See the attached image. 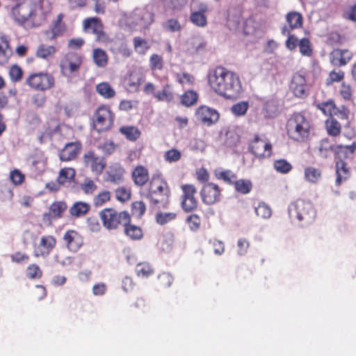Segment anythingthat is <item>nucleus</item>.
Returning <instances> with one entry per match:
<instances>
[{
  "label": "nucleus",
  "instance_id": "obj_27",
  "mask_svg": "<svg viewBox=\"0 0 356 356\" xmlns=\"http://www.w3.org/2000/svg\"><path fill=\"white\" fill-rule=\"evenodd\" d=\"M337 179L336 183L339 185L342 181L346 180L350 177V168L348 164L342 159L336 162Z\"/></svg>",
  "mask_w": 356,
  "mask_h": 356
},
{
  "label": "nucleus",
  "instance_id": "obj_51",
  "mask_svg": "<svg viewBox=\"0 0 356 356\" xmlns=\"http://www.w3.org/2000/svg\"><path fill=\"white\" fill-rule=\"evenodd\" d=\"M177 216L175 212H158L155 216V220L158 224L163 225L174 220Z\"/></svg>",
  "mask_w": 356,
  "mask_h": 356
},
{
  "label": "nucleus",
  "instance_id": "obj_62",
  "mask_svg": "<svg viewBox=\"0 0 356 356\" xmlns=\"http://www.w3.org/2000/svg\"><path fill=\"white\" fill-rule=\"evenodd\" d=\"M186 222L188 224L191 230L197 231L200 227L201 218L197 214L193 213L186 218Z\"/></svg>",
  "mask_w": 356,
  "mask_h": 356
},
{
  "label": "nucleus",
  "instance_id": "obj_5",
  "mask_svg": "<svg viewBox=\"0 0 356 356\" xmlns=\"http://www.w3.org/2000/svg\"><path fill=\"white\" fill-rule=\"evenodd\" d=\"M99 216L103 226L108 230L117 229L131 220L128 211H118L111 207L105 208L100 211Z\"/></svg>",
  "mask_w": 356,
  "mask_h": 356
},
{
  "label": "nucleus",
  "instance_id": "obj_50",
  "mask_svg": "<svg viewBox=\"0 0 356 356\" xmlns=\"http://www.w3.org/2000/svg\"><path fill=\"white\" fill-rule=\"evenodd\" d=\"M149 66L152 71L162 70L164 67L163 57L157 54H153L149 57Z\"/></svg>",
  "mask_w": 356,
  "mask_h": 356
},
{
  "label": "nucleus",
  "instance_id": "obj_12",
  "mask_svg": "<svg viewBox=\"0 0 356 356\" xmlns=\"http://www.w3.org/2000/svg\"><path fill=\"white\" fill-rule=\"evenodd\" d=\"M56 243V238L54 236H42L38 243L35 244L33 246V256L37 258L47 257L55 248Z\"/></svg>",
  "mask_w": 356,
  "mask_h": 356
},
{
  "label": "nucleus",
  "instance_id": "obj_17",
  "mask_svg": "<svg viewBox=\"0 0 356 356\" xmlns=\"http://www.w3.org/2000/svg\"><path fill=\"white\" fill-rule=\"evenodd\" d=\"M353 56V52L348 49L336 48L329 54V60L332 65L340 67L347 65Z\"/></svg>",
  "mask_w": 356,
  "mask_h": 356
},
{
  "label": "nucleus",
  "instance_id": "obj_38",
  "mask_svg": "<svg viewBox=\"0 0 356 356\" xmlns=\"http://www.w3.org/2000/svg\"><path fill=\"white\" fill-rule=\"evenodd\" d=\"M57 48L56 47L41 44L38 46L35 55L42 59H49L54 57Z\"/></svg>",
  "mask_w": 356,
  "mask_h": 356
},
{
  "label": "nucleus",
  "instance_id": "obj_18",
  "mask_svg": "<svg viewBox=\"0 0 356 356\" xmlns=\"http://www.w3.org/2000/svg\"><path fill=\"white\" fill-rule=\"evenodd\" d=\"M67 204L63 201L54 202L49 207V212L42 215V221L47 225H51L52 220L60 218L67 209Z\"/></svg>",
  "mask_w": 356,
  "mask_h": 356
},
{
  "label": "nucleus",
  "instance_id": "obj_20",
  "mask_svg": "<svg viewBox=\"0 0 356 356\" xmlns=\"http://www.w3.org/2000/svg\"><path fill=\"white\" fill-rule=\"evenodd\" d=\"M346 142H337L335 156L341 159H351L356 152V141L349 138Z\"/></svg>",
  "mask_w": 356,
  "mask_h": 356
},
{
  "label": "nucleus",
  "instance_id": "obj_49",
  "mask_svg": "<svg viewBox=\"0 0 356 356\" xmlns=\"http://www.w3.org/2000/svg\"><path fill=\"white\" fill-rule=\"evenodd\" d=\"M175 79L176 81L181 84L182 86H193L195 81V79L193 75L186 72L181 73H177L175 74Z\"/></svg>",
  "mask_w": 356,
  "mask_h": 356
},
{
  "label": "nucleus",
  "instance_id": "obj_21",
  "mask_svg": "<svg viewBox=\"0 0 356 356\" xmlns=\"http://www.w3.org/2000/svg\"><path fill=\"white\" fill-rule=\"evenodd\" d=\"M82 144L79 141L67 143L59 153V158L62 161L74 160L80 154Z\"/></svg>",
  "mask_w": 356,
  "mask_h": 356
},
{
  "label": "nucleus",
  "instance_id": "obj_32",
  "mask_svg": "<svg viewBox=\"0 0 356 356\" xmlns=\"http://www.w3.org/2000/svg\"><path fill=\"white\" fill-rule=\"evenodd\" d=\"M325 127L329 136L337 137L340 135L341 125L335 118L328 117L325 121Z\"/></svg>",
  "mask_w": 356,
  "mask_h": 356
},
{
  "label": "nucleus",
  "instance_id": "obj_54",
  "mask_svg": "<svg viewBox=\"0 0 356 356\" xmlns=\"http://www.w3.org/2000/svg\"><path fill=\"white\" fill-rule=\"evenodd\" d=\"M136 271L138 276L147 277L153 274L154 268L149 263L142 262L137 264Z\"/></svg>",
  "mask_w": 356,
  "mask_h": 356
},
{
  "label": "nucleus",
  "instance_id": "obj_60",
  "mask_svg": "<svg viewBox=\"0 0 356 356\" xmlns=\"http://www.w3.org/2000/svg\"><path fill=\"white\" fill-rule=\"evenodd\" d=\"M10 180L15 186H20L25 181V175L19 170L14 169L10 172Z\"/></svg>",
  "mask_w": 356,
  "mask_h": 356
},
{
  "label": "nucleus",
  "instance_id": "obj_64",
  "mask_svg": "<svg viewBox=\"0 0 356 356\" xmlns=\"http://www.w3.org/2000/svg\"><path fill=\"white\" fill-rule=\"evenodd\" d=\"M146 211V205L143 201H135L131 204V212L134 216L142 217Z\"/></svg>",
  "mask_w": 356,
  "mask_h": 356
},
{
  "label": "nucleus",
  "instance_id": "obj_19",
  "mask_svg": "<svg viewBox=\"0 0 356 356\" xmlns=\"http://www.w3.org/2000/svg\"><path fill=\"white\" fill-rule=\"evenodd\" d=\"M131 178L134 184L140 188L147 185L151 179L147 168L140 164L134 167Z\"/></svg>",
  "mask_w": 356,
  "mask_h": 356
},
{
  "label": "nucleus",
  "instance_id": "obj_22",
  "mask_svg": "<svg viewBox=\"0 0 356 356\" xmlns=\"http://www.w3.org/2000/svg\"><path fill=\"white\" fill-rule=\"evenodd\" d=\"M83 160L86 165L90 166L91 170L97 175H99L106 167V163L102 158L88 151L83 155Z\"/></svg>",
  "mask_w": 356,
  "mask_h": 356
},
{
  "label": "nucleus",
  "instance_id": "obj_14",
  "mask_svg": "<svg viewBox=\"0 0 356 356\" xmlns=\"http://www.w3.org/2000/svg\"><path fill=\"white\" fill-rule=\"evenodd\" d=\"M195 117L200 124L210 127L218 121L220 115L216 109L202 105L195 110Z\"/></svg>",
  "mask_w": 356,
  "mask_h": 356
},
{
  "label": "nucleus",
  "instance_id": "obj_45",
  "mask_svg": "<svg viewBox=\"0 0 356 356\" xmlns=\"http://www.w3.org/2000/svg\"><path fill=\"white\" fill-rule=\"evenodd\" d=\"M135 51L140 55H145L150 48L147 40L140 37H135L133 39Z\"/></svg>",
  "mask_w": 356,
  "mask_h": 356
},
{
  "label": "nucleus",
  "instance_id": "obj_34",
  "mask_svg": "<svg viewBox=\"0 0 356 356\" xmlns=\"http://www.w3.org/2000/svg\"><path fill=\"white\" fill-rule=\"evenodd\" d=\"M137 23L147 27L154 22V14L147 9H140L136 13Z\"/></svg>",
  "mask_w": 356,
  "mask_h": 356
},
{
  "label": "nucleus",
  "instance_id": "obj_25",
  "mask_svg": "<svg viewBox=\"0 0 356 356\" xmlns=\"http://www.w3.org/2000/svg\"><path fill=\"white\" fill-rule=\"evenodd\" d=\"M286 21L289 24V27L284 26L281 30L282 35L291 33V30L300 29L302 26L303 17L302 15L296 11H291L286 14Z\"/></svg>",
  "mask_w": 356,
  "mask_h": 356
},
{
  "label": "nucleus",
  "instance_id": "obj_63",
  "mask_svg": "<svg viewBox=\"0 0 356 356\" xmlns=\"http://www.w3.org/2000/svg\"><path fill=\"white\" fill-rule=\"evenodd\" d=\"M181 154L177 149H170L164 153L163 158L168 163H174L180 160Z\"/></svg>",
  "mask_w": 356,
  "mask_h": 356
},
{
  "label": "nucleus",
  "instance_id": "obj_59",
  "mask_svg": "<svg viewBox=\"0 0 356 356\" xmlns=\"http://www.w3.org/2000/svg\"><path fill=\"white\" fill-rule=\"evenodd\" d=\"M13 191L10 186L4 184L0 185V201L6 202L12 200Z\"/></svg>",
  "mask_w": 356,
  "mask_h": 356
},
{
  "label": "nucleus",
  "instance_id": "obj_37",
  "mask_svg": "<svg viewBox=\"0 0 356 356\" xmlns=\"http://www.w3.org/2000/svg\"><path fill=\"white\" fill-rule=\"evenodd\" d=\"M214 175L218 180H222L229 185H233L237 179V176L230 170H215Z\"/></svg>",
  "mask_w": 356,
  "mask_h": 356
},
{
  "label": "nucleus",
  "instance_id": "obj_46",
  "mask_svg": "<svg viewBox=\"0 0 356 356\" xmlns=\"http://www.w3.org/2000/svg\"><path fill=\"white\" fill-rule=\"evenodd\" d=\"M233 185L238 193L244 195L249 193L252 188V184L248 179H236Z\"/></svg>",
  "mask_w": 356,
  "mask_h": 356
},
{
  "label": "nucleus",
  "instance_id": "obj_44",
  "mask_svg": "<svg viewBox=\"0 0 356 356\" xmlns=\"http://www.w3.org/2000/svg\"><path fill=\"white\" fill-rule=\"evenodd\" d=\"M198 99L197 93L191 90H186L180 96L181 104L186 106L189 107L195 104Z\"/></svg>",
  "mask_w": 356,
  "mask_h": 356
},
{
  "label": "nucleus",
  "instance_id": "obj_58",
  "mask_svg": "<svg viewBox=\"0 0 356 356\" xmlns=\"http://www.w3.org/2000/svg\"><path fill=\"white\" fill-rule=\"evenodd\" d=\"M26 275L31 280L40 279L42 275V271L38 265L32 264L27 267Z\"/></svg>",
  "mask_w": 356,
  "mask_h": 356
},
{
  "label": "nucleus",
  "instance_id": "obj_61",
  "mask_svg": "<svg viewBox=\"0 0 356 356\" xmlns=\"http://www.w3.org/2000/svg\"><path fill=\"white\" fill-rule=\"evenodd\" d=\"M255 213L261 218H268L271 216V209L265 203L261 202L255 207Z\"/></svg>",
  "mask_w": 356,
  "mask_h": 356
},
{
  "label": "nucleus",
  "instance_id": "obj_4",
  "mask_svg": "<svg viewBox=\"0 0 356 356\" xmlns=\"http://www.w3.org/2000/svg\"><path fill=\"white\" fill-rule=\"evenodd\" d=\"M290 218L297 220L301 226H307L312 223L316 218V211L309 202L298 200L289 209Z\"/></svg>",
  "mask_w": 356,
  "mask_h": 356
},
{
  "label": "nucleus",
  "instance_id": "obj_13",
  "mask_svg": "<svg viewBox=\"0 0 356 356\" xmlns=\"http://www.w3.org/2000/svg\"><path fill=\"white\" fill-rule=\"evenodd\" d=\"M200 196L203 203L212 205L220 201L222 193L219 186L214 183H206L200 191Z\"/></svg>",
  "mask_w": 356,
  "mask_h": 356
},
{
  "label": "nucleus",
  "instance_id": "obj_31",
  "mask_svg": "<svg viewBox=\"0 0 356 356\" xmlns=\"http://www.w3.org/2000/svg\"><path fill=\"white\" fill-rule=\"evenodd\" d=\"M119 132L131 142L136 141L141 136L140 129L135 126H122L120 127Z\"/></svg>",
  "mask_w": 356,
  "mask_h": 356
},
{
  "label": "nucleus",
  "instance_id": "obj_47",
  "mask_svg": "<svg viewBox=\"0 0 356 356\" xmlns=\"http://www.w3.org/2000/svg\"><path fill=\"white\" fill-rule=\"evenodd\" d=\"M115 196L118 201L126 202L131 197V191L125 186H120L115 189Z\"/></svg>",
  "mask_w": 356,
  "mask_h": 356
},
{
  "label": "nucleus",
  "instance_id": "obj_39",
  "mask_svg": "<svg viewBox=\"0 0 356 356\" xmlns=\"http://www.w3.org/2000/svg\"><path fill=\"white\" fill-rule=\"evenodd\" d=\"M89 204L83 202H75L69 210L71 216L79 218L85 216L90 210Z\"/></svg>",
  "mask_w": 356,
  "mask_h": 356
},
{
  "label": "nucleus",
  "instance_id": "obj_53",
  "mask_svg": "<svg viewBox=\"0 0 356 356\" xmlns=\"http://www.w3.org/2000/svg\"><path fill=\"white\" fill-rule=\"evenodd\" d=\"M190 21L199 27H204L207 24V17L201 12H192L190 15Z\"/></svg>",
  "mask_w": 356,
  "mask_h": 356
},
{
  "label": "nucleus",
  "instance_id": "obj_11",
  "mask_svg": "<svg viewBox=\"0 0 356 356\" xmlns=\"http://www.w3.org/2000/svg\"><path fill=\"white\" fill-rule=\"evenodd\" d=\"M182 191L181 207L187 213L195 211L198 207V200L195 195L197 189L193 184H184L181 186Z\"/></svg>",
  "mask_w": 356,
  "mask_h": 356
},
{
  "label": "nucleus",
  "instance_id": "obj_2",
  "mask_svg": "<svg viewBox=\"0 0 356 356\" xmlns=\"http://www.w3.org/2000/svg\"><path fill=\"white\" fill-rule=\"evenodd\" d=\"M170 189L167 181L161 173L154 174L148 183L145 197L153 206L162 204L163 209L168 208Z\"/></svg>",
  "mask_w": 356,
  "mask_h": 356
},
{
  "label": "nucleus",
  "instance_id": "obj_26",
  "mask_svg": "<svg viewBox=\"0 0 356 356\" xmlns=\"http://www.w3.org/2000/svg\"><path fill=\"white\" fill-rule=\"evenodd\" d=\"M337 148V142L328 138L321 139L318 145L317 149L318 155L324 159L329 158L334 154Z\"/></svg>",
  "mask_w": 356,
  "mask_h": 356
},
{
  "label": "nucleus",
  "instance_id": "obj_3",
  "mask_svg": "<svg viewBox=\"0 0 356 356\" xmlns=\"http://www.w3.org/2000/svg\"><path fill=\"white\" fill-rule=\"evenodd\" d=\"M286 129L291 139L297 142H304L309 137L311 124L304 114L293 113L286 122Z\"/></svg>",
  "mask_w": 356,
  "mask_h": 356
},
{
  "label": "nucleus",
  "instance_id": "obj_1",
  "mask_svg": "<svg viewBox=\"0 0 356 356\" xmlns=\"http://www.w3.org/2000/svg\"><path fill=\"white\" fill-rule=\"evenodd\" d=\"M208 83L216 94L226 99H235L242 91L238 74L222 66H217L209 73Z\"/></svg>",
  "mask_w": 356,
  "mask_h": 356
},
{
  "label": "nucleus",
  "instance_id": "obj_30",
  "mask_svg": "<svg viewBox=\"0 0 356 356\" xmlns=\"http://www.w3.org/2000/svg\"><path fill=\"white\" fill-rule=\"evenodd\" d=\"M12 49L9 44V40L6 35H0V64L8 62L12 55Z\"/></svg>",
  "mask_w": 356,
  "mask_h": 356
},
{
  "label": "nucleus",
  "instance_id": "obj_28",
  "mask_svg": "<svg viewBox=\"0 0 356 356\" xmlns=\"http://www.w3.org/2000/svg\"><path fill=\"white\" fill-rule=\"evenodd\" d=\"M125 169L120 165L116 164L111 167L107 172L108 181L113 184H120L124 180Z\"/></svg>",
  "mask_w": 356,
  "mask_h": 356
},
{
  "label": "nucleus",
  "instance_id": "obj_15",
  "mask_svg": "<svg viewBox=\"0 0 356 356\" xmlns=\"http://www.w3.org/2000/svg\"><path fill=\"white\" fill-rule=\"evenodd\" d=\"M83 29L86 32L96 35V40L99 42H106L108 36L104 31L103 24L97 17L87 18L83 21Z\"/></svg>",
  "mask_w": 356,
  "mask_h": 356
},
{
  "label": "nucleus",
  "instance_id": "obj_10",
  "mask_svg": "<svg viewBox=\"0 0 356 356\" xmlns=\"http://www.w3.org/2000/svg\"><path fill=\"white\" fill-rule=\"evenodd\" d=\"M249 151L258 158L270 157L272 154V145L269 141L261 138L259 134H254L248 143Z\"/></svg>",
  "mask_w": 356,
  "mask_h": 356
},
{
  "label": "nucleus",
  "instance_id": "obj_29",
  "mask_svg": "<svg viewBox=\"0 0 356 356\" xmlns=\"http://www.w3.org/2000/svg\"><path fill=\"white\" fill-rule=\"evenodd\" d=\"M154 97L159 102H171L175 99V93L173 91L172 86L167 83L163 86L162 90L156 92Z\"/></svg>",
  "mask_w": 356,
  "mask_h": 356
},
{
  "label": "nucleus",
  "instance_id": "obj_48",
  "mask_svg": "<svg viewBox=\"0 0 356 356\" xmlns=\"http://www.w3.org/2000/svg\"><path fill=\"white\" fill-rule=\"evenodd\" d=\"M342 15L345 19L356 22V0L349 2L346 6Z\"/></svg>",
  "mask_w": 356,
  "mask_h": 356
},
{
  "label": "nucleus",
  "instance_id": "obj_57",
  "mask_svg": "<svg viewBox=\"0 0 356 356\" xmlns=\"http://www.w3.org/2000/svg\"><path fill=\"white\" fill-rule=\"evenodd\" d=\"M206 45L207 44L204 42L193 40L189 44L188 51L192 55L197 54L205 50Z\"/></svg>",
  "mask_w": 356,
  "mask_h": 356
},
{
  "label": "nucleus",
  "instance_id": "obj_24",
  "mask_svg": "<svg viewBox=\"0 0 356 356\" xmlns=\"http://www.w3.org/2000/svg\"><path fill=\"white\" fill-rule=\"evenodd\" d=\"M67 248L72 252H76L83 245V237L75 230H67L63 236Z\"/></svg>",
  "mask_w": 356,
  "mask_h": 356
},
{
  "label": "nucleus",
  "instance_id": "obj_8",
  "mask_svg": "<svg viewBox=\"0 0 356 356\" xmlns=\"http://www.w3.org/2000/svg\"><path fill=\"white\" fill-rule=\"evenodd\" d=\"M26 83L37 91H46L55 85L54 76L49 72H37L31 74L26 79Z\"/></svg>",
  "mask_w": 356,
  "mask_h": 356
},
{
  "label": "nucleus",
  "instance_id": "obj_55",
  "mask_svg": "<svg viewBox=\"0 0 356 356\" xmlns=\"http://www.w3.org/2000/svg\"><path fill=\"white\" fill-rule=\"evenodd\" d=\"M335 103L333 100L330 99L327 102L318 103L316 105V108L320 110L325 115L331 117L334 108Z\"/></svg>",
  "mask_w": 356,
  "mask_h": 356
},
{
  "label": "nucleus",
  "instance_id": "obj_41",
  "mask_svg": "<svg viewBox=\"0 0 356 356\" xmlns=\"http://www.w3.org/2000/svg\"><path fill=\"white\" fill-rule=\"evenodd\" d=\"M126 84L131 91H137L143 81V77L137 72H131L127 76Z\"/></svg>",
  "mask_w": 356,
  "mask_h": 356
},
{
  "label": "nucleus",
  "instance_id": "obj_52",
  "mask_svg": "<svg viewBox=\"0 0 356 356\" xmlns=\"http://www.w3.org/2000/svg\"><path fill=\"white\" fill-rule=\"evenodd\" d=\"M273 167L277 172L282 174H287L292 170V165L284 159L275 160Z\"/></svg>",
  "mask_w": 356,
  "mask_h": 356
},
{
  "label": "nucleus",
  "instance_id": "obj_36",
  "mask_svg": "<svg viewBox=\"0 0 356 356\" xmlns=\"http://www.w3.org/2000/svg\"><path fill=\"white\" fill-rule=\"evenodd\" d=\"M122 227H124V233L130 239L138 241L143 237L142 229L138 226L131 224V222L123 225Z\"/></svg>",
  "mask_w": 356,
  "mask_h": 356
},
{
  "label": "nucleus",
  "instance_id": "obj_33",
  "mask_svg": "<svg viewBox=\"0 0 356 356\" xmlns=\"http://www.w3.org/2000/svg\"><path fill=\"white\" fill-rule=\"evenodd\" d=\"M76 171L72 168H64L60 169L57 177V182L60 185H65L74 181Z\"/></svg>",
  "mask_w": 356,
  "mask_h": 356
},
{
  "label": "nucleus",
  "instance_id": "obj_35",
  "mask_svg": "<svg viewBox=\"0 0 356 356\" xmlns=\"http://www.w3.org/2000/svg\"><path fill=\"white\" fill-rule=\"evenodd\" d=\"M96 92L103 98L108 99L113 98L116 92L108 82H102L96 86Z\"/></svg>",
  "mask_w": 356,
  "mask_h": 356
},
{
  "label": "nucleus",
  "instance_id": "obj_43",
  "mask_svg": "<svg viewBox=\"0 0 356 356\" xmlns=\"http://www.w3.org/2000/svg\"><path fill=\"white\" fill-rule=\"evenodd\" d=\"M111 200V191L104 189L93 197L92 204L95 207H100Z\"/></svg>",
  "mask_w": 356,
  "mask_h": 356
},
{
  "label": "nucleus",
  "instance_id": "obj_42",
  "mask_svg": "<svg viewBox=\"0 0 356 356\" xmlns=\"http://www.w3.org/2000/svg\"><path fill=\"white\" fill-rule=\"evenodd\" d=\"M92 58L95 64L99 67H105L108 64V54L101 48L94 49Z\"/></svg>",
  "mask_w": 356,
  "mask_h": 356
},
{
  "label": "nucleus",
  "instance_id": "obj_40",
  "mask_svg": "<svg viewBox=\"0 0 356 356\" xmlns=\"http://www.w3.org/2000/svg\"><path fill=\"white\" fill-rule=\"evenodd\" d=\"M322 175L321 169L312 166H309L305 168L304 177L305 179L312 184L318 183Z\"/></svg>",
  "mask_w": 356,
  "mask_h": 356
},
{
  "label": "nucleus",
  "instance_id": "obj_16",
  "mask_svg": "<svg viewBox=\"0 0 356 356\" xmlns=\"http://www.w3.org/2000/svg\"><path fill=\"white\" fill-rule=\"evenodd\" d=\"M290 89L293 94L298 98L304 99L309 94V88L304 75L295 73L290 83Z\"/></svg>",
  "mask_w": 356,
  "mask_h": 356
},
{
  "label": "nucleus",
  "instance_id": "obj_9",
  "mask_svg": "<svg viewBox=\"0 0 356 356\" xmlns=\"http://www.w3.org/2000/svg\"><path fill=\"white\" fill-rule=\"evenodd\" d=\"M83 63L81 54L69 51L66 53L60 61V72L63 75L70 76L77 73Z\"/></svg>",
  "mask_w": 356,
  "mask_h": 356
},
{
  "label": "nucleus",
  "instance_id": "obj_6",
  "mask_svg": "<svg viewBox=\"0 0 356 356\" xmlns=\"http://www.w3.org/2000/svg\"><path fill=\"white\" fill-rule=\"evenodd\" d=\"M115 115L108 104H101L94 111L92 127L98 133L110 130L113 124Z\"/></svg>",
  "mask_w": 356,
  "mask_h": 356
},
{
  "label": "nucleus",
  "instance_id": "obj_56",
  "mask_svg": "<svg viewBox=\"0 0 356 356\" xmlns=\"http://www.w3.org/2000/svg\"><path fill=\"white\" fill-rule=\"evenodd\" d=\"M300 54L305 56H311L313 54L311 42L308 38H304L300 40L298 43Z\"/></svg>",
  "mask_w": 356,
  "mask_h": 356
},
{
  "label": "nucleus",
  "instance_id": "obj_23",
  "mask_svg": "<svg viewBox=\"0 0 356 356\" xmlns=\"http://www.w3.org/2000/svg\"><path fill=\"white\" fill-rule=\"evenodd\" d=\"M64 15L62 13L58 15L57 18L53 22L48 30L44 33L49 40H54L62 35L66 29L65 24L63 22Z\"/></svg>",
  "mask_w": 356,
  "mask_h": 356
},
{
  "label": "nucleus",
  "instance_id": "obj_7",
  "mask_svg": "<svg viewBox=\"0 0 356 356\" xmlns=\"http://www.w3.org/2000/svg\"><path fill=\"white\" fill-rule=\"evenodd\" d=\"M10 15L19 24H24L27 21H34L35 12L32 4L26 0H17L16 4L11 8Z\"/></svg>",
  "mask_w": 356,
  "mask_h": 356
}]
</instances>
